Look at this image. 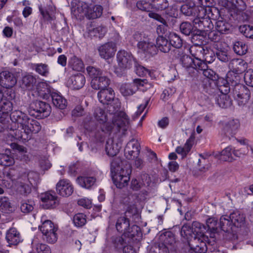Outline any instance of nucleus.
I'll use <instances>...</instances> for the list:
<instances>
[{
    "label": "nucleus",
    "mask_w": 253,
    "mask_h": 253,
    "mask_svg": "<svg viewBox=\"0 0 253 253\" xmlns=\"http://www.w3.org/2000/svg\"><path fill=\"white\" fill-rule=\"evenodd\" d=\"M111 176L114 183L119 188H122L127 185L130 179L129 177H127V176L123 177L121 175L116 173L112 174Z\"/></svg>",
    "instance_id": "e433bc0d"
},
{
    "label": "nucleus",
    "mask_w": 253,
    "mask_h": 253,
    "mask_svg": "<svg viewBox=\"0 0 253 253\" xmlns=\"http://www.w3.org/2000/svg\"><path fill=\"white\" fill-rule=\"evenodd\" d=\"M192 68L197 70L203 71L207 69L208 66L205 61L202 60L199 57H194Z\"/></svg>",
    "instance_id": "bf43d9fd"
},
{
    "label": "nucleus",
    "mask_w": 253,
    "mask_h": 253,
    "mask_svg": "<svg viewBox=\"0 0 253 253\" xmlns=\"http://www.w3.org/2000/svg\"><path fill=\"white\" fill-rule=\"evenodd\" d=\"M32 68L42 76L46 77L49 74L48 66L46 64H34L32 66Z\"/></svg>",
    "instance_id": "603ef678"
},
{
    "label": "nucleus",
    "mask_w": 253,
    "mask_h": 253,
    "mask_svg": "<svg viewBox=\"0 0 253 253\" xmlns=\"http://www.w3.org/2000/svg\"><path fill=\"white\" fill-rule=\"evenodd\" d=\"M187 243L183 244L182 247V251L185 253H192L193 251L195 253H205L207 250V247L205 240L202 238H198L194 236V238L186 239Z\"/></svg>",
    "instance_id": "423d86ee"
},
{
    "label": "nucleus",
    "mask_w": 253,
    "mask_h": 253,
    "mask_svg": "<svg viewBox=\"0 0 253 253\" xmlns=\"http://www.w3.org/2000/svg\"><path fill=\"white\" fill-rule=\"evenodd\" d=\"M231 146H228L219 153V159L224 161L232 162L234 159L232 156Z\"/></svg>",
    "instance_id": "5fc2aeb1"
},
{
    "label": "nucleus",
    "mask_w": 253,
    "mask_h": 253,
    "mask_svg": "<svg viewBox=\"0 0 253 253\" xmlns=\"http://www.w3.org/2000/svg\"><path fill=\"white\" fill-rule=\"evenodd\" d=\"M229 67L231 72L227 75V78L230 80L235 81L236 84L239 82V74L243 72L246 68V62L242 59H233L229 64Z\"/></svg>",
    "instance_id": "1a4fd4ad"
},
{
    "label": "nucleus",
    "mask_w": 253,
    "mask_h": 253,
    "mask_svg": "<svg viewBox=\"0 0 253 253\" xmlns=\"http://www.w3.org/2000/svg\"><path fill=\"white\" fill-rule=\"evenodd\" d=\"M39 228L42 234V238L44 240L50 244H53L56 242L57 240L56 231L58 227L55 225L51 220H44Z\"/></svg>",
    "instance_id": "0eeeda50"
},
{
    "label": "nucleus",
    "mask_w": 253,
    "mask_h": 253,
    "mask_svg": "<svg viewBox=\"0 0 253 253\" xmlns=\"http://www.w3.org/2000/svg\"><path fill=\"white\" fill-rule=\"evenodd\" d=\"M57 193L61 196L68 197L73 192L74 188L71 183L68 180H60L56 184Z\"/></svg>",
    "instance_id": "f3484780"
},
{
    "label": "nucleus",
    "mask_w": 253,
    "mask_h": 253,
    "mask_svg": "<svg viewBox=\"0 0 253 253\" xmlns=\"http://www.w3.org/2000/svg\"><path fill=\"white\" fill-rule=\"evenodd\" d=\"M90 84L93 89L101 90L109 86L110 80L103 73L102 75L98 76L97 78L92 79Z\"/></svg>",
    "instance_id": "a878e982"
},
{
    "label": "nucleus",
    "mask_w": 253,
    "mask_h": 253,
    "mask_svg": "<svg viewBox=\"0 0 253 253\" xmlns=\"http://www.w3.org/2000/svg\"><path fill=\"white\" fill-rule=\"evenodd\" d=\"M122 94L124 96H128L132 95L137 91V87L135 84L129 83L122 84L120 88Z\"/></svg>",
    "instance_id": "58836bf2"
},
{
    "label": "nucleus",
    "mask_w": 253,
    "mask_h": 253,
    "mask_svg": "<svg viewBox=\"0 0 253 253\" xmlns=\"http://www.w3.org/2000/svg\"><path fill=\"white\" fill-rule=\"evenodd\" d=\"M201 30H195L192 33L191 42L193 45H202L203 44L205 37L201 34Z\"/></svg>",
    "instance_id": "09e8293b"
},
{
    "label": "nucleus",
    "mask_w": 253,
    "mask_h": 253,
    "mask_svg": "<svg viewBox=\"0 0 253 253\" xmlns=\"http://www.w3.org/2000/svg\"><path fill=\"white\" fill-rule=\"evenodd\" d=\"M40 198L42 203V207L44 209H54L59 205L58 197L54 191H49L42 193Z\"/></svg>",
    "instance_id": "ddd939ff"
},
{
    "label": "nucleus",
    "mask_w": 253,
    "mask_h": 253,
    "mask_svg": "<svg viewBox=\"0 0 253 253\" xmlns=\"http://www.w3.org/2000/svg\"><path fill=\"white\" fill-rule=\"evenodd\" d=\"M195 5V2H191L190 5L184 4L181 6L180 11L181 13L185 16H191L192 15V12L194 9Z\"/></svg>",
    "instance_id": "338daca9"
},
{
    "label": "nucleus",
    "mask_w": 253,
    "mask_h": 253,
    "mask_svg": "<svg viewBox=\"0 0 253 253\" xmlns=\"http://www.w3.org/2000/svg\"><path fill=\"white\" fill-rule=\"evenodd\" d=\"M85 83V77L81 73L71 76L68 80V84L69 86L74 89H79L82 88Z\"/></svg>",
    "instance_id": "393cba45"
},
{
    "label": "nucleus",
    "mask_w": 253,
    "mask_h": 253,
    "mask_svg": "<svg viewBox=\"0 0 253 253\" xmlns=\"http://www.w3.org/2000/svg\"><path fill=\"white\" fill-rule=\"evenodd\" d=\"M239 30L246 37L253 38V26L244 25L240 27Z\"/></svg>",
    "instance_id": "774afa93"
},
{
    "label": "nucleus",
    "mask_w": 253,
    "mask_h": 253,
    "mask_svg": "<svg viewBox=\"0 0 253 253\" xmlns=\"http://www.w3.org/2000/svg\"><path fill=\"white\" fill-rule=\"evenodd\" d=\"M51 108L48 103L39 100L33 101L29 105V114L38 119H42L49 116Z\"/></svg>",
    "instance_id": "20e7f679"
},
{
    "label": "nucleus",
    "mask_w": 253,
    "mask_h": 253,
    "mask_svg": "<svg viewBox=\"0 0 253 253\" xmlns=\"http://www.w3.org/2000/svg\"><path fill=\"white\" fill-rule=\"evenodd\" d=\"M37 79L31 74H27L23 77L22 79V87L28 90L33 89L36 85Z\"/></svg>",
    "instance_id": "72a5a7b5"
},
{
    "label": "nucleus",
    "mask_w": 253,
    "mask_h": 253,
    "mask_svg": "<svg viewBox=\"0 0 253 253\" xmlns=\"http://www.w3.org/2000/svg\"><path fill=\"white\" fill-rule=\"evenodd\" d=\"M78 184L82 187L89 189L96 182V178L93 176H80L77 179Z\"/></svg>",
    "instance_id": "4c0bfd02"
},
{
    "label": "nucleus",
    "mask_w": 253,
    "mask_h": 253,
    "mask_svg": "<svg viewBox=\"0 0 253 253\" xmlns=\"http://www.w3.org/2000/svg\"><path fill=\"white\" fill-rule=\"evenodd\" d=\"M112 122L114 126H117L118 128L124 127L123 130H126L129 125V120L126 113L120 111L117 115H114Z\"/></svg>",
    "instance_id": "4be33fe9"
},
{
    "label": "nucleus",
    "mask_w": 253,
    "mask_h": 253,
    "mask_svg": "<svg viewBox=\"0 0 253 253\" xmlns=\"http://www.w3.org/2000/svg\"><path fill=\"white\" fill-rule=\"evenodd\" d=\"M233 96L239 106H244L251 97V92L245 85L236 84L233 89Z\"/></svg>",
    "instance_id": "6e6552de"
},
{
    "label": "nucleus",
    "mask_w": 253,
    "mask_h": 253,
    "mask_svg": "<svg viewBox=\"0 0 253 253\" xmlns=\"http://www.w3.org/2000/svg\"><path fill=\"white\" fill-rule=\"evenodd\" d=\"M233 50L237 54L243 55L247 53L248 46L243 42L238 41L235 42Z\"/></svg>",
    "instance_id": "6e6d98bb"
},
{
    "label": "nucleus",
    "mask_w": 253,
    "mask_h": 253,
    "mask_svg": "<svg viewBox=\"0 0 253 253\" xmlns=\"http://www.w3.org/2000/svg\"><path fill=\"white\" fill-rule=\"evenodd\" d=\"M6 239L9 245H17L21 241L20 233L15 228H10L6 232Z\"/></svg>",
    "instance_id": "c85d7f7f"
},
{
    "label": "nucleus",
    "mask_w": 253,
    "mask_h": 253,
    "mask_svg": "<svg viewBox=\"0 0 253 253\" xmlns=\"http://www.w3.org/2000/svg\"><path fill=\"white\" fill-rule=\"evenodd\" d=\"M215 55L217 58L221 61L226 62L230 59L229 56L227 54V50L224 48H221L216 44Z\"/></svg>",
    "instance_id": "a18cd8bd"
},
{
    "label": "nucleus",
    "mask_w": 253,
    "mask_h": 253,
    "mask_svg": "<svg viewBox=\"0 0 253 253\" xmlns=\"http://www.w3.org/2000/svg\"><path fill=\"white\" fill-rule=\"evenodd\" d=\"M169 41L172 46L176 48H180L183 44V41L177 34L174 32L170 33L169 36Z\"/></svg>",
    "instance_id": "49530a36"
},
{
    "label": "nucleus",
    "mask_w": 253,
    "mask_h": 253,
    "mask_svg": "<svg viewBox=\"0 0 253 253\" xmlns=\"http://www.w3.org/2000/svg\"><path fill=\"white\" fill-rule=\"evenodd\" d=\"M73 222L77 227L83 226L86 222L85 215L82 213L75 214L73 218Z\"/></svg>",
    "instance_id": "69168bd1"
},
{
    "label": "nucleus",
    "mask_w": 253,
    "mask_h": 253,
    "mask_svg": "<svg viewBox=\"0 0 253 253\" xmlns=\"http://www.w3.org/2000/svg\"><path fill=\"white\" fill-rule=\"evenodd\" d=\"M155 18L156 20L161 22L163 24L157 26V33L159 36H163L164 34L167 31L168 25L166 20L163 18V17H152Z\"/></svg>",
    "instance_id": "052dcab7"
},
{
    "label": "nucleus",
    "mask_w": 253,
    "mask_h": 253,
    "mask_svg": "<svg viewBox=\"0 0 253 253\" xmlns=\"http://www.w3.org/2000/svg\"><path fill=\"white\" fill-rule=\"evenodd\" d=\"M30 118L27 114L20 110H15L10 115V119L15 126L16 123H17L20 125L22 129L25 126L26 124L28 123ZM15 127H16V126Z\"/></svg>",
    "instance_id": "412c9836"
},
{
    "label": "nucleus",
    "mask_w": 253,
    "mask_h": 253,
    "mask_svg": "<svg viewBox=\"0 0 253 253\" xmlns=\"http://www.w3.org/2000/svg\"><path fill=\"white\" fill-rule=\"evenodd\" d=\"M41 128L42 126L38 121L30 118L28 123L22 129L23 131L15 128V132L11 135L16 139L26 142L31 139L32 133H38Z\"/></svg>",
    "instance_id": "f03ea898"
},
{
    "label": "nucleus",
    "mask_w": 253,
    "mask_h": 253,
    "mask_svg": "<svg viewBox=\"0 0 253 253\" xmlns=\"http://www.w3.org/2000/svg\"><path fill=\"white\" fill-rule=\"evenodd\" d=\"M140 149L138 141L134 138L131 139L125 147V155L127 159L133 160L139 156Z\"/></svg>",
    "instance_id": "2eb2a0df"
},
{
    "label": "nucleus",
    "mask_w": 253,
    "mask_h": 253,
    "mask_svg": "<svg viewBox=\"0 0 253 253\" xmlns=\"http://www.w3.org/2000/svg\"><path fill=\"white\" fill-rule=\"evenodd\" d=\"M137 46L139 49L142 50L146 54L154 56L157 53L156 45L150 42L149 38L146 41L138 43Z\"/></svg>",
    "instance_id": "bb28decb"
},
{
    "label": "nucleus",
    "mask_w": 253,
    "mask_h": 253,
    "mask_svg": "<svg viewBox=\"0 0 253 253\" xmlns=\"http://www.w3.org/2000/svg\"><path fill=\"white\" fill-rule=\"evenodd\" d=\"M137 7L143 11L149 12L148 16H161V14L155 13L157 9L155 6L144 0H140L136 3Z\"/></svg>",
    "instance_id": "c756f323"
},
{
    "label": "nucleus",
    "mask_w": 253,
    "mask_h": 253,
    "mask_svg": "<svg viewBox=\"0 0 253 253\" xmlns=\"http://www.w3.org/2000/svg\"><path fill=\"white\" fill-rule=\"evenodd\" d=\"M206 50H205L203 46V45H193L190 48V52L194 57H199L201 55H203L205 53Z\"/></svg>",
    "instance_id": "e2e57ef3"
},
{
    "label": "nucleus",
    "mask_w": 253,
    "mask_h": 253,
    "mask_svg": "<svg viewBox=\"0 0 253 253\" xmlns=\"http://www.w3.org/2000/svg\"><path fill=\"white\" fill-rule=\"evenodd\" d=\"M124 238V236L123 235L122 236H117L113 238V243L117 250H121L126 247V243Z\"/></svg>",
    "instance_id": "680f3d73"
},
{
    "label": "nucleus",
    "mask_w": 253,
    "mask_h": 253,
    "mask_svg": "<svg viewBox=\"0 0 253 253\" xmlns=\"http://www.w3.org/2000/svg\"><path fill=\"white\" fill-rule=\"evenodd\" d=\"M220 124L222 126V134L229 139L235 134L240 126V123L236 119L231 120L227 122H221Z\"/></svg>",
    "instance_id": "4468645a"
},
{
    "label": "nucleus",
    "mask_w": 253,
    "mask_h": 253,
    "mask_svg": "<svg viewBox=\"0 0 253 253\" xmlns=\"http://www.w3.org/2000/svg\"><path fill=\"white\" fill-rule=\"evenodd\" d=\"M216 85L220 92L219 94H227L229 92L230 88L227 80L222 78H218L216 81Z\"/></svg>",
    "instance_id": "a19ab883"
},
{
    "label": "nucleus",
    "mask_w": 253,
    "mask_h": 253,
    "mask_svg": "<svg viewBox=\"0 0 253 253\" xmlns=\"http://www.w3.org/2000/svg\"><path fill=\"white\" fill-rule=\"evenodd\" d=\"M205 91L211 96V99H214L218 106L222 108H228L231 106L232 100L227 94H218L215 91L216 89L207 87Z\"/></svg>",
    "instance_id": "9b49d317"
},
{
    "label": "nucleus",
    "mask_w": 253,
    "mask_h": 253,
    "mask_svg": "<svg viewBox=\"0 0 253 253\" xmlns=\"http://www.w3.org/2000/svg\"><path fill=\"white\" fill-rule=\"evenodd\" d=\"M39 87H42L44 89L43 90H41V91L44 92L42 94L44 95V97L50 96L52 99L53 104L56 108L60 109H63L65 108L67 103L66 100L63 98L62 96L58 93L51 92L47 84L43 82L39 84Z\"/></svg>",
    "instance_id": "9d476101"
},
{
    "label": "nucleus",
    "mask_w": 253,
    "mask_h": 253,
    "mask_svg": "<svg viewBox=\"0 0 253 253\" xmlns=\"http://www.w3.org/2000/svg\"><path fill=\"white\" fill-rule=\"evenodd\" d=\"M103 8L100 5H90L79 3L71 8L73 16H102Z\"/></svg>",
    "instance_id": "39448f33"
},
{
    "label": "nucleus",
    "mask_w": 253,
    "mask_h": 253,
    "mask_svg": "<svg viewBox=\"0 0 253 253\" xmlns=\"http://www.w3.org/2000/svg\"><path fill=\"white\" fill-rule=\"evenodd\" d=\"M35 204L32 200H24L21 202L20 210L24 213H29L33 211Z\"/></svg>",
    "instance_id": "c03bdc74"
},
{
    "label": "nucleus",
    "mask_w": 253,
    "mask_h": 253,
    "mask_svg": "<svg viewBox=\"0 0 253 253\" xmlns=\"http://www.w3.org/2000/svg\"><path fill=\"white\" fill-rule=\"evenodd\" d=\"M207 233H209L211 238L216 239L219 233V225L217 220L213 217L208 218L206 221Z\"/></svg>",
    "instance_id": "b1692460"
},
{
    "label": "nucleus",
    "mask_w": 253,
    "mask_h": 253,
    "mask_svg": "<svg viewBox=\"0 0 253 253\" xmlns=\"http://www.w3.org/2000/svg\"><path fill=\"white\" fill-rule=\"evenodd\" d=\"M207 228L203 224L197 221H194L191 226L189 224H184L181 230V236L185 239L194 238V236L198 238H203V240L207 241L208 236L205 235L207 233Z\"/></svg>",
    "instance_id": "f257e3e1"
},
{
    "label": "nucleus",
    "mask_w": 253,
    "mask_h": 253,
    "mask_svg": "<svg viewBox=\"0 0 253 253\" xmlns=\"http://www.w3.org/2000/svg\"><path fill=\"white\" fill-rule=\"evenodd\" d=\"M98 50L101 58L108 59L115 55L116 51V45L113 42H108L100 46Z\"/></svg>",
    "instance_id": "6ab92c4d"
},
{
    "label": "nucleus",
    "mask_w": 253,
    "mask_h": 253,
    "mask_svg": "<svg viewBox=\"0 0 253 253\" xmlns=\"http://www.w3.org/2000/svg\"><path fill=\"white\" fill-rule=\"evenodd\" d=\"M234 228L242 227L245 223V217L239 211L234 212L229 216Z\"/></svg>",
    "instance_id": "f704fd0d"
},
{
    "label": "nucleus",
    "mask_w": 253,
    "mask_h": 253,
    "mask_svg": "<svg viewBox=\"0 0 253 253\" xmlns=\"http://www.w3.org/2000/svg\"><path fill=\"white\" fill-rule=\"evenodd\" d=\"M69 64L73 70L77 71H81L84 68V65L82 60L76 56L71 58Z\"/></svg>",
    "instance_id": "8fccbe9b"
},
{
    "label": "nucleus",
    "mask_w": 253,
    "mask_h": 253,
    "mask_svg": "<svg viewBox=\"0 0 253 253\" xmlns=\"http://www.w3.org/2000/svg\"><path fill=\"white\" fill-rule=\"evenodd\" d=\"M219 225L220 229L227 233V236L230 240L234 242L237 240L238 236L237 234L232 232L235 231L229 216L227 215L222 216L220 218Z\"/></svg>",
    "instance_id": "f8f14e48"
},
{
    "label": "nucleus",
    "mask_w": 253,
    "mask_h": 253,
    "mask_svg": "<svg viewBox=\"0 0 253 253\" xmlns=\"http://www.w3.org/2000/svg\"><path fill=\"white\" fill-rule=\"evenodd\" d=\"M99 101L102 104H107L115 99L114 90L111 88L101 89L97 94Z\"/></svg>",
    "instance_id": "cd10ccee"
},
{
    "label": "nucleus",
    "mask_w": 253,
    "mask_h": 253,
    "mask_svg": "<svg viewBox=\"0 0 253 253\" xmlns=\"http://www.w3.org/2000/svg\"><path fill=\"white\" fill-rule=\"evenodd\" d=\"M93 116L99 123H102V122L107 121V117L105 111L100 107L95 108Z\"/></svg>",
    "instance_id": "3c124183"
},
{
    "label": "nucleus",
    "mask_w": 253,
    "mask_h": 253,
    "mask_svg": "<svg viewBox=\"0 0 253 253\" xmlns=\"http://www.w3.org/2000/svg\"><path fill=\"white\" fill-rule=\"evenodd\" d=\"M129 226V220L126 217H120L117 220L116 224L117 230L122 232L126 231Z\"/></svg>",
    "instance_id": "37998d69"
},
{
    "label": "nucleus",
    "mask_w": 253,
    "mask_h": 253,
    "mask_svg": "<svg viewBox=\"0 0 253 253\" xmlns=\"http://www.w3.org/2000/svg\"><path fill=\"white\" fill-rule=\"evenodd\" d=\"M194 138L190 137L186 141L184 147H177L176 149V152L182 155V158L186 156L190 151L193 145Z\"/></svg>",
    "instance_id": "79ce46f5"
},
{
    "label": "nucleus",
    "mask_w": 253,
    "mask_h": 253,
    "mask_svg": "<svg viewBox=\"0 0 253 253\" xmlns=\"http://www.w3.org/2000/svg\"><path fill=\"white\" fill-rule=\"evenodd\" d=\"M160 244L165 246H172L175 243L173 234L171 231H166L162 233L160 236Z\"/></svg>",
    "instance_id": "473e14b6"
},
{
    "label": "nucleus",
    "mask_w": 253,
    "mask_h": 253,
    "mask_svg": "<svg viewBox=\"0 0 253 253\" xmlns=\"http://www.w3.org/2000/svg\"><path fill=\"white\" fill-rule=\"evenodd\" d=\"M119 66L122 69L129 68L132 64V54L124 50L119 51L117 55Z\"/></svg>",
    "instance_id": "a211bd4d"
},
{
    "label": "nucleus",
    "mask_w": 253,
    "mask_h": 253,
    "mask_svg": "<svg viewBox=\"0 0 253 253\" xmlns=\"http://www.w3.org/2000/svg\"><path fill=\"white\" fill-rule=\"evenodd\" d=\"M156 47L157 50H160L164 53L169 52L171 49V43L163 36H159L156 39Z\"/></svg>",
    "instance_id": "7c9ffc66"
},
{
    "label": "nucleus",
    "mask_w": 253,
    "mask_h": 253,
    "mask_svg": "<svg viewBox=\"0 0 253 253\" xmlns=\"http://www.w3.org/2000/svg\"><path fill=\"white\" fill-rule=\"evenodd\" d=\"M107 111L111 114L117 115L116 113L120 110L121 103L118 98L112 100L106 104Z\"/></svg>",
    "instance_id": "de8ad7c7"
},
{
    "label": "nucleus",
    "mask_w": 253,
    "mask_h": 253,
    "mask_svg": "<svg viewBox=\"0 0 253 253\" xmlns=\"http://www.w3.org/2000/svg\"><path fill=\"white\" fill-rule=\"evenodd\" d=\"M218 3L223 7L219 10L221 16H224L227 12L229 16L240 15L246 9V4L243 0H233L232 2L228 0H218Z\"/></svg>",
    "instance_id": "7ed1b4c3"
},
{
    "label": "nucleus",
    "mask_w": 253,
    "mask_h": 253,
    "mask_svg": "<svg viewBox=\"0 0 253 253\" xmlns=\"http://www.w3.org/2000/svg\"><path fill=\"white\" fill-rule=\"evenodd\" d=\"M15 163L14 159L11 155L5 154H0V165L5 167H9Z\"/></svg>",
    "instance_id": "864d4df0"
},
{
    "label": "nucleus",
    "mask_w": 253,
    "mask_h": 253,
    "mask_svg": "<svg viewBox=\"0 0 253 253\" xmlns=\"http://www.w3.org/2000/svg\"><path fill=\"white\" fill-rule=\"evenodd\" d=\"M107 32V28L104 26H98L90 30L89 34L90 36L98 37L99 39L102 38Z\"/></svg>",
    "instance_id": "13d9d810"
},
{
    "label": "nucleus",
    "mask_w": 253,
    "mask_h": 253,
    "mask_svg": "<svg viewBox=\"0 0 253 253\" xmlns=\"http://www.w3.org/2000/svg\"><path fill=\"white\" fill-rule=\"evenodd\" d=\"M123 236L127 238L132 241H139L142 237V233L140 228L136 225H133L128 227L126 231L124 232Z\"/></svg>",
    "instance_id": "5701e85b"
},
{
    "label": "nucleus",
    "mask_w": 253,
    "mask_h": 253,
    "mask_svg": "<svg viewBox=\"0 0 253 253\" xmlns=\"http://www.w3.org/2000/svg\"><path fill=\"white\" fill-rule=\"evenodd\" d=\"M120 148L118 144L115 143L112 140H109L106 142L105 151L108 156L113 157L119 153Z\"/></svg>",
    "instance_id": "c9c22d12"
},
{
    "label": "nucleus",
    "mask_w": 253,
    "mask_h": 253,
    "mask_svg": "<svg viewBox=\"0 0 253 253\" xmlns=\"http://www.w3.org/2000/svg\"><path fill=\"white\" fill-rule=\"evenodd\" d=\"M201 10L203 12L202 14H203L204 16H213L216 14V13L218 14L219 16H221L219 10L212 6H206L204 7H201Z\"/></svg>",
    "instance_id": "0e129e2a"
},
{
    "label": "nucleus",
    "mask_w": 253,
    "mask_h": 253,
    "mask_svg": "<svg viewBox=\"0 0 253 253\" xmlns=\"http://www.w3.org/2000/svg\"><path fill=\"white\" fill-rule=\"evenodd\" d=\"M215 24L216 30L222 34L228 33L231 28V25L223 17H218Z\"/></svg>",
    "instance_id": "2f4dec72"
},
{
    "label": "nucleus",
    "mask_w": 253,
    "mask_h": 253,
    "mask_svg": "<svg viewBox=\"0 0 253 253\" xmlns=\"http://www.w3.org/2000/svg\"><path fill=\"white\" fill-rule=\"evenodd\" d=\"M0 210L4 213H8L12 211L13 208L7 198L3 197L0 199Z\"/></svg>",
    "instance_id": "4d7b16f0"
},
{
    "label": "nucleus",
    "mask_w": 253,
    "mask_h": 253,
    "mask_svg": "<svg viewBox=\"0 0 253 253\" xmlns=\"http://www.w3.org/2000/svg\"><path fill=\"white\" fill-rule=\"evenodd\" d=\"M17 83L15 75L8 71H4L0 73V85L6 88L14 86Z\"/></svg>",
    "instance_id": "dca6fc26"
},
{
    "label": "nucleus",
    "mask_w": 253,
    "mask_h": 253,
    "mask_svg": "<svg viewBox=\"0 0 253 253\" xmlns=\"http://www.w3.org/2000/svg\"><path fill=\"white\" fill-rule=\"evenodd\" d=\"M39 8L42 16H54L56 14H58L55 7L51 3L47 4L45 6L40 5Z\"/></svg>",
    "instance_id": "ea45409f"
},
{
    "label": "nucleus",
    "mask_w": 253,
    "mask_h": 253,
    "mask_svg": "<svg viewBox=\"0 0 253 253\" xmlns=\"http://www.w3.org/2000/svg\"><path fill=\"white\" fill-rule=\"evenodd\" d=\"M193 25L202 30H210L213 28V24L210 17H196L193 20Z\"/></svg>",
    "instance_id": "aec40b11"
}]
</instances>
